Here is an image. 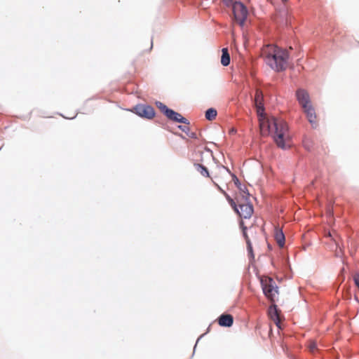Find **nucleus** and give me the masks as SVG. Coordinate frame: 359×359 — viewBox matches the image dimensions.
Segmentation results:
<instances>
[{"instance_id":"f3484780","label":"nucleus","mask_w":359,"mask_h":359,"mask_svg":"<svg viewBox=\"0 0 359 359\" xmlns=\"http://www.w3.org/2000/svg\"><path fill=\"white\" fill-rule=\"evenodd\" d=\"M156 106L157 107L161 110L162 111L164 114L166 116V111L167 110H170V109H168L163 103L161 102H156Z\"/></svg>"},{"instance_id":"ddd939ff","label":"nucleus","mask_w":359,"mask_h":359,"mask_svg":"<svg viewBox=\"0 0 359 359\" xmlns=\"http://www.w3.org/2000/svg\"><path fill=\"white\" fill-rule=\"evenodd\" d=\"M274 236L279 247L283 248L285 245V236L283 231L280 229H276Z\"/></svg>"},{"instance_id":"0eeeda50","label":"nucleus","mask_w":359,"mask_h":359,"mask_svg":"<svg viewBox=\"0 0 359 359\" xmlns=\"http://www.w3.org/2000/svg\"><path fill=\"white\" fill-rule=\"evenodd\" d=\"M212 175L218 182L222 183L229 179L231 172L223 165H217L212 171Z\"/></svg>"},{"instance_id":"20e7f679","label":"nucleus","mask_w":359,"mask_h":359,"mask_svg":"<svg viewBox=\"0 0 359 359\" xmlns=\"http://www.w3.org/2000/svg\"><path fill=\"white\" fill-rule=\"evenodd\" d=\"M216 185L219 189V190H221V191L226 196L227 199L231 203V205L233 207L235 211L241 217L248 219L252 216L254 212L252 204L246 203L240 204L238 207H237L231 198H230L227 194L224 192L223 190H222L217 184Z\"/></svg>"},{"instance_id":"f8f14e48","label":"nucleus","mask_w":359,"mask_h":359,"mask_svg":"<svg viewBox=\"0 0 359 359\" xmlns=\"http://www.w3.org/2000/svg\"><path fill=\"white\" fill-rule=\"evenodd\" d=\"M233 318L230 314H222L218 318V323L223 327H231L233 325Z\"/></svg>"},{"instance_id":"423d86ee","label":"nucleus","mask_w":359,"mask_h":359,"mask_svg":"<svg viewBox=\"0 0 359 359\" xmlns=\"http://www.w3.org/2000/svg\"><path fill=\"white\" fill-rule=\"evenodd\" d=\"M133 111L144 118L151 119L155 116L154 109L147 104H137L134 107Z\"/></svg>"},{"instance_id":"b1692460","label":"nucleus","mask_w":359,"mask_h":359,"mask_svg":"<svg viewBox=\"0 0 359 359\" xmlns=\"http://www.w3.org/2000/svg\"><path fill=\"white\" fill-rule=\"evenodd\" d=\"M327 236H329V237H332V236H333V234H332L331 232H329V233H327Z\"/></svg>"},{"instance_id":"5701e85b","label":"nucleus","mask_w":359,"mask_h":359,"mask_svg":"<svg viewBox=\"0 0 359 359\" xmlns=\"http://www.w3.org/2000/svg\"><path fill=\"white\" fill-rule=\"evenodd\" d=\"M223 1L226 6H229L231 4V0H223Z\"/></svg>"},{"instance_id":"a211bd4d","label":"nucleus","mask_w":359,"mask_h":359,"mask_svg":"<svg viewBox=\"0 0 359 359\" xmlns=\"http://www.w3.org/2000/svg\"><path fill=\"white\" fill-rule=\"evenodd\" d=\"M309 348L311 352H314L317 349L316 342L314 341H309Z\"/></svg>"},{"instance_id":"a878e982","label":"nucleus","mask_w":359,"mask_h":359,"mask_svg":"<svg viewBox=\"0 0 359 359\" xmlns=\"http://www.w3.org/2000/svg\"><path fill=\"white\" fill-rule=\"evenodd\" d=\"M287 0H282L283 3H285Z\"/></svg>"},{"instance_id":"39448f33","label":"nucleus","mask_w":359,"mask_h":359,"mask_svg":"<svg viewBox=\"0 0 359 359\" xmlns=\"http://www.w3.org/2000/svg\"><path fill=\"white\" fill-rule=\"evenodd\" d=\"M233 13L236 22L242 26L248 16L246 7L241 2H235L233 4Z\"/></svg>"},{"instance_id":"6e6552de","label":"nucleus","mask_w":359,"mask_h":359,"mask_svg":"<svg viewBox=\"0 0 359 359\" xmlns=\"http://www.w3.org/2000/svg\"><path fill=\"white\" fill-rule=\"evenodd\" d=\"M296 97L302 108L311 105L309 95L304 89H298L296 92Z\"/></svg>"},{"instance_id":"dca6fc26","label":"nucleus","mask_w":359,"mask_h":359,"mask_svg":"<svg viewBox=\"0 0 359 359\" xmlns=\"http://www.w3.org/2000/svg\"><path fill=\"white\" fill-rule=\"evenodd\" d=\"M216 116L217 111L213 108H210L205 111V118L209 121L214 120Z\"/></svg>"},{"instance_id":"1a4fd4ad","label":"nucleus","mask_w":359,"mask_h":359,"mask_svg":"<svg viewBox=\"0 0 359 359\" xmlns=\"http://www.w3.org/2000/svg\"><path fill=\"white\" fill-rule=\"evenodd\" d=\"M268 313L270 318L275 323L278 327L280 328V311L277 309V306L273 303L269 306Z\"/></svg>"},{"instance_id":"9b49d317","label":"nucleus","mask_w":359,"mask_h":359,"mask_svg":"<svg viewBox=\"0 0 359 359\" xmlns=\"http://www.w3.org/2000/svg\"><path fill=\"white\" fill-rule=\"evenodd\" d=\"M304 113L306 115V117L309 121V123L313 126L317 125V116L316 114L315 109L312 107V105H309L306 107L303 108Z\"/></svg>"},{"instance_id":"4be33fe9","label":"nucleus","mask_w":359,"mask_h":359,"mask_svg":"<svg viewBox=\"0 0 359 359\" xmlns=\"http://www.w3.org/2000/svg\"><path fill=\"white\" fill-rule=\"evenodd\" d=\"M189 135V137H191V138H196V134L194 133H191L190 134H187Z\"/></svg>"},{"instance_id":"2eb2a0df","label":"nucleus","mask_w":359,"mask_h":359,"mask_svg":"<svg viewBox=\"0 0 359 359\" xmlns=\"http://www.w3.org/2000/svg\"><path fill=\"white\" fill-rule=\"evenodd\" d=\"M222 51V57H221V63L224 66H227L230 63V56L228 53V50H227V48H223Z\"/></svg>"},{"instance_id":"6ab92c4d","label":"nucleus","mask_w":359,"mask_h":359,"mask_svg":"<svg viewBox=\"0 0 359 359\" xmlns=\"http://www.w3.org/2000/svg\"><path fill=\"white\" fill-rule=\"evenodd\" d=\"M244 236L245 237V240H246V243H247V245H248V250L249 252L252 253V247L251 242L245 233H244Z\"/></svg>"},{"instance_id":"9d476101","label":"nucleus","mask_w":359,"mask_h":359,"mask_svg":"<svg viewBox=\"0 0 359 359\" xmlns=\"http://www.w3.org/2000/svg\"><path fill=\"white\" fill-rule=\"evenodd\" d=\"M166 116L170 119L175 122L182 123L184 124H189V121L183 117L180 114L173 111L172 109L166 111Z\"/></svg>"},{"instance_id":"f03ea898","label":"nucleus","mask_w":359,"mask_h":359,"mask_svg":"<svg viewBox=\"0 0 359 359\" xmlns=\"http://www.w3.org/2000/svg\"><path fill=\"white\" fill-rule=\"evenodd\" d=\"M262 56L265 62L275 71L280 72L286 69L288 53L274 45H267L262 50Z\"/></svg>"},{"instance_id":"412c9836","label":"nucleus","mask_w":359,"mask_h":359,"mask_svg":"<svg viewBox=\"0 0 359 359\" xmlns=\"http://www.w3.org/2000/svg\"><path fill=\"white\" fill-rule=\"evenodd\" d=\"M178 128L187 134H188V132L189 131V127L187 124L184 126H179Z\"/></svg>"},{"instance_id":"f257e3e1","label":"nucleus","mask_w":359,"mask_h":359,"mask_svg":"<svg viewBox=\"0 0 359 359\" xmlns=\"http://www.w3.org/2000/svg\"><path fill=\"white\" fill-rule=\"evenodd\" d=\"M264 97L262 91L256 89L255 95V105L259 118V127L262 135L271 134L276 145L283 149L291 146V138L287 123L274 116H262L264 112Z\"/></svg>"},{"instance_id":"7ed1b4c3","label":"nucleus","mask_w":359,"mask_h":359,"mask_svg":"<svg viewBox=\"0 0 359 359\" xmlns=\"http://www.w3.org/2000/svg\"><path fill=\"white\" fill-rule=\"evenodd\" d=\"M260 283L263 293L266 297L271 302L274 303L278 298V287L275 280L268 276H262Z\"/></svg>"},{"instance_id":"bb28decb","label":"nucleus","mask_w":359,"mask_h":359,"mask_svg":"<svg viewBox=\"0 0 359 359\" xmlns=\"http://www.w3.org/2000/svg\"><path fill=\"white\" fill-rule=\"evenodd\" d=\"M333 241H334L336 243H337V241H336V239H335V238H333Z\"/></svg>"},{"instance_id":"393cba45","label":"nucleus","mask_w":359,"mask_h":359,"mask_svg":"<svg viewBox=\"0 0 359 359\" xmlns=\"http://www.w3.org/2000/svg\"><path fill=\"white\" fill-rule=\"evenodd\" d=\"M232 177L235 179V181H238V178L234 175H232Z\"/></svg>"},{"instance_id":"4468645a","label":"nucleus","mask_w":359,"mask_h":359,"mask_svg":"<svg viewBox=\"0 0 359 359\" xmlns=\"http://www.w3.org/2000/svg\"><path fill=\"white\" fill-rule=\"evenodd\" d=\"M194 167L196 170L203 177H210V173L205 166L201 164L196 163L194 164Z\"/></svg>"},{"instance_id":"aec40b11","label":"nucleus","mask_w":359,"mask_h":359,"mask_svg":"<svg viewBox=\"0 0 359 359\" xmlns=\"http://www.w3.org/2000/svg\"><path fill=\"white\" fill-rule=\"evenodd\" d=\"M353 278V281H354L355 286L359 290V273H355Z\"/></svg>"}]
</instances>
